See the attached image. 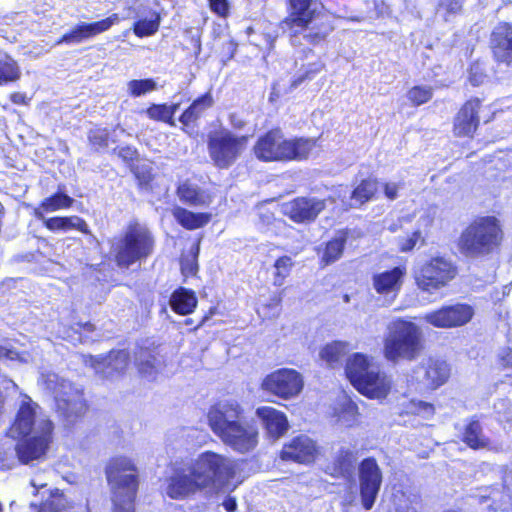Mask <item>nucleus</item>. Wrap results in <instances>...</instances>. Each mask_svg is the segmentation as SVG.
<instances>
[{
	"label": "nucleus",
	"instance_id": "nucleus-1",
	"mask_svg": "<svg viewBox=\"0 0 512 512\" xmlns=\"http://www.w3.org/2000/svg\"><path fill=\"white\" fill-rule=\"evenodd\" d=\"M208 424L212 432L232 450L245 454L259 443V429L248 421L245 409L235 399L217 401L208 410Z\"/></svg>",
	"mask_w": 512,
	"mask_h": 512
},
{
	"label": "nucleus",
	"instance_id": "nucleus-2",
	"mask_svg": "<svg viewBox=\"0 0 512 512\" xmlns=\"http://www.w3.org/2000/svg\"><path fill=\"white\" fill-rule=\"evenodd\" d=\"M314 0H285L286 16L280 22L291 37L303 35L312 46L327 41L335 30L331 13L313 7Z\"/></svg>",
	"mask_w": 512,
	"mask_h": 512
},
{
	"label": "nucleus",
	"instance_id": "nucleus-3",
	"mask_svg": "<svg viewBox=\"0 0 512 512\" xmlns=\"http://www.w3.org/2000/svg\"><path fill=\"white\" fill-rule=\"evenodd\" d=\"M505 240L504 226L497 216L478 215L461 230L456 248L466 258H480L500 253Z\"/></svg>",
	"mask_w": 512,
	"mask_h": 512
},
{
	"label": "nucleus",
	"instance_id": "nucleus-4",
	"mask_svg": "<svg viewBox=\"0 0 512 512\" xmlns=\"http://www.w3.org/2000/svg\"><path fill=\"white\" fill-rule=\"evenodd\" d=\"M316 146L317 138H288L281 128L273 127L256 138L252 152L259 162L288 163L307 160Z\"/></svg>",
	"mask_w": 512,
	"mask_h": 512
},
{
	"label": "nucleus",
	"instance_id": "nucleus-5",
	"mask_svg": "<svg viewBox=\"0 0 512 512\" xmlns=\"http://www.w3.org/2000/svg\"><path fill=\"white\" fill-rule=\"evenodd\" d=\"M104 472L109 486L112 512H135L140 473L134 460L124 455L113 456L107 461Z\"/></svg>",
	"mask_w": 512,
	"mask_h": 512
},
{
	"label": "nucleus",
	"instance_id": "nucleus-6",
	"mask_svg": "<svg viewBox=\"0 0 512 512\" xmlns=\"http://www.w3.org/2000/svg\"><path fill=\"white\" fill-rule=\"evenodd\" d=\"M156 240L152 231L137 220L130 221L110 245V255L118 269H129L151 257Z\"/></svg>",
	"mask_w": 512,
	"mask_h": 512
},
{
	"label": "nucleus",
	"instance_id": "nucleus-7",
	"mask_svg": "<svg viewBox=\"0 0 512 512\" xmlns=\"http://www.w3.org/2000/svg\"><path fill=\"white\" fill-rule=\"evenodd\" d=\"M425 349L421 328L412 321L395 319L383 338V357L390 363L414 361Z\"/></svg>",
	"mask_w": 512,
	"mask_h": 512
},
{
	"label": "nucleus",
	"instance_id": "nucleus-8",
	"mask_svg": "<svg viewBox=\"0 0 512 512\" xmlns=\"http://www.w3.org/2000/svg\"><path fill=\"white\" fill-rule=\"evenodd\" d=\"M345 373L355 389L369 399H384L391 391L390 377L363 353H354L347 360Z\"/></svg>",
	"mask_w": 512,
	"mask_h": 512
},
{
	"label": "nucleus",
	"instance_id": "nucleus-9",
	"mask_svg": "<svg viewBox=\"0 0 512 512\" xmlns=\"http://www.w3.org/2000/svg\"><path fill=\"white\" fill-rule=\"evenodd\" d=\"M44 386L54 396L55 412L67 425L81 422L89 413L90 407L83 390L73 387L53 372L42 374Z\"/></svg>",
	"mask_w": 512,
	"mask_h": 512
},
{
	"label": "nucleus",
	"instance_id": "nucleus-10",
	"mask_svg": "<svg viewBox=\"0 0 512 512\" xmlns=\"http://www.w3.org/2000/svg\"><path fill=\"white\" fill-rule=\"evenodd\" d=\"M249 138L226 128L211 131L207 136V150L213 166L227 170L235 165L247 151Z\"/></svg>",
	"mask_w": 512,
	"mask_h": 512
},
{
	"label": "nucleus",
	"instance_id": "nucleus-11",
	"mask_svg": "<svg viewBox=\"0 0 512 512\" xmlns=\"http://www.w3.org/2000/svg\"><path fill=\"white\" fill-rule=\"evenodd\" d=\"M191 467L203 489L227 485L237 471L235 461L210 450L199 454Z\"/></svg>",
	"mask_w": 512,
	"mask_h": 512
},
{
	"label": "nucleus",
	"instance_id": "nucleus-12",
	"mask_svg": "<svg viewBox=\"0 0 512 512\" xmlns=\"http://www.w3.org/2000/svg\"><path fill=\"white\" fill-rule=\"evenodd\" d=\"M458 275L457 265L445 256H433L414 270L416 286L423 292L433 293L449 285Z\"/></svg>",
	"mask_w": 512,
	"mask_h": 512
},
{
	"label": "nucleus",
	"instance_id": "nucleus-13",
	"mask_svg": "<svg viewBox=\"0 0 512 512\" xmlns=\"http://www.w3.org/2000/svg\"><path fill=\"white\" fill-rule=\"evenodd\" d=\"M54 424L49 419L41 420L33 433L18 437L15 452L23 465L42 461L46 458L54 440Z\"/></svg>",
	"mask_w": 512,
	"mask_h": 512
},
{
	"label": "nucleus",
	"instance_id": "nucleus-14",
	"mask_svg": "<svg viewBox=\"0 0 512 512\" xmlns=\"http://www.w3.org/2000/svg\"><path fill=\"white\" fill-rule=\"evenodd\" d=\"M357 471L360 503L363 509L369 511L374 507L380 493L383 472L373 456L363 458L358 463Z\"/></svg>",
	"mask_w": 512,
	"mask_h": 512
},
{
	"label": "nucleus",
	"instance_id": "nucleus-15",
	"mask_svg": "<svg viewBox=\"0 0 512 512\" xmlns=\"http://www.w3.org/2000/svg\"><path fill=\"white\" fill-rule=\"evenodd\" d=\"M303 386L304 381L300 372L292 368H279L262 379L260 389L279 399L289 400L298 396Z\"/></svg>",
	"mask_w": 512,
	"mask_h": 512
},
{
	"label": "nucleus",
	"instance_id": "nucleus-16",
	"mask_svg": "<svg viewBox=\"0 0 512 512\" xmlns=\"http://www.w3.org/2000/svg\"><path fill=\"white\" fill-rule=\"evenodd\" d=\"M483 100L472 96L466 99L453 117L452 133L460 139H473L481 125Z\"/></svg>",
	"mask_w": 512,
	"mask_h": 512
},
{
	"label": "nucleus",
	"instance_id": "nucleus-17",
	"mask_svg": "<svg viewBox=\"0 0 512 512\" xmlns=\"http://www.w3.org/2000/svg\"><path fill=\"white\" fill-rule=\"evenodd\" d=\"M474 307L468 303L443 305L425 314L424 320L435 328H458L468 324L474 317Z\"/></svg>",
	"mask_w": 512,
	"mask_h": 512
},
{
	"label": "nucleus",
	"instance_id": "nucleus-18",
	"mask_svg": "<svg viewBox=\"0 0 512 512\" xmlns=\"http://www.w3.org/2000/svg\"><path fill=\"white\" fill-rule=\"evenodd\" d=\"M326 200L297 196L282 204V214L295 224H311L325 210Z\"/></svg>",
	"mask_w": 512,
	"mask_h": 512
},
{
	"label": "nucleus",
	"instance_id": "nucleus-19",
	"mask_svg": "<svg viewBox=\"0 0 512 512\" xmlns=\"http://www.w3.org/2000/svg\"><path fill=\"white\" fill-rule=\"evenodd\" d=\"M319 454V448L315 440L307 435L294 436L284 443L279 451V458L285 462L309 465L315 462Z\"/></svg>",
	"mask_w": 512,
	"mask_h": 512
},
{
	"label": "nucleus",
	"instance_id": "nucleus-20",
	"mask_svg": "<svg viewBox=\"0 0 512 512\" xmlns=\"http://www.w3.org/2000/svg\"><path fill=\"white\" fill-rule=\"evenodd\" d=\"M489 49L494 62L512 68V23L498 22L489 37Z\"/></svg>",
	"mask_w": 512,
	"mask_h": 512
},
{
	"label": "nucleus",
	"instance_id": "nucleus-21",
	"mask_svg": "<svg viewBox=\"0 0 512 512\" xmlns=\"http://www.w3.org/2000/svg\"><path fill=\"white\" fill-rule=\"evenodd\" d=\"M356 469H358L357 451L341 447L325 466L324 473L331 478L352 483Z\"/></svg>",
	"mask_w": 512,
	"mask_h": 512
},
{
	"label": "nucleus",
	"instance_id": "nucleus-22",
	"mask_svg": "<svg viewBox=\"0 0 512 512\" xmlns=\"http://www.w3.org/2000/svg\"><path fill=\"white\" fill-rule=\"evenodd\" d=\"M407 274L405 266H394L391 269L375 273L372 286L375 292L390 301H394L400 293Z\"/></svg>",
	"mask_w": 512,
	"mask_h": 512
},
{
	"label": "nucleus",
	"instance_id": "nucleus-23",
	"mask_svg": "<svg viewBox=\"0 0 512 512\" xmlns=\"http://www.w3.org/2000/svg\"><path fill=\"white\" fill-rule=\"evenodd\" d=\"M255 415L269 440H279L289 430V421L286 414L274 407L260 406L256 408Z\"/></svg>",
	"mask_w": 512,
	"mask_h": 512
},
{
	"label": "nucleus",
	"instance_id": "nucleus-24",
	"mask_svg": "<svg viewBox=\"0 0 512 512\" xmlns=\"http://www.w3.org/2000/svg\"><path fill=\"white\" fill-rule=\"evenodd\" d=\"M201 490L203 488L197 477L193 475L192 467L188 474L183 469H179L167 480L166 494L171 499H185Z\"/></svg>",
	"mask_w": 512,
	"mask_h": 512
},
{
	"label": "nucleus",
	"instance_id": "nucleus-25",
	"mask_svg": "<svg viewBox=\"0 0 512 512\" xmlns=\"http://www.w3.org/2000/svg\"><path fill=\"white\" fill-rule=\"evenodd\" d=\"M348 228L339 229L335 236L317 248L318 264L320 268L328 267L342 258L349 239Z\"/></svg>",
	"mask_w": 512,
	"mask_h": 512
},
{
	"label": "nucleus",
	"instance_id": "nucleus-26",
	"mask_svg": "<svg viewBox=\"0 0 512 512\" xmlns=\"http://www.w3.org/2000/svg\"><path fill=\"white\" fill-rule=\"evenodd\" d=\"M381 188V182L373 175H369L358 181L351 193L350 202L345 203L343 211H349L352 208H362L367 203L376 200Z\"/></svg>",
	"mask_w": 512,
	"mask_h": 512
},
{
	"label": "nucleus",
	"instance_id": "nucleus-27",
	"mask_svg": "<svg viewBox=\"0 0 512 512\" xmlns=\"http://www.w3.org/2000/svg\"><path fill=\"white\" fill-rule=\"evenodd\" d=\"M213 104L214 99L210 92H205L194 99L178 118L181 123V130L191 135L197 128L200 118Z\"/></svg>",
	"mask_w": 512,
	"mask_h": 512
},
{
	"label": "nucleus",
	"instance_id": "nucleus-28",
	"mask_svg": "<svg viewBox=\"0 0 512 512\" xmlns=\"http://www.w3.org/2000/svg\"><path fill=\"white\" fill-rule=\"evenodd\" d=\"M421 368L424 370V383L430 391L447 383L451 375L449 364L438 358H428L425 363L421 364Z\"/></svg>",
	"mask_w": 512,
	"mask_h": 512
},
{
	"label": "nucleus",
	"instance_id": "nucleus-29",
	"mask_svg": "<svg viewBox=\"0 0 512 512\" xmlns=\"http://www.w3.org/2000/svg\"><path fill=\"white\" fill-rule=\"evenodd\" d=\"M169 305L175 314L187 316L197 308L198 299L192 289L180 286L171 293Z\"/></svg>",
	"mask_w": 512,
	"mask_h": 512
},
{
	"label": "nucleus",
	"instance_id": "nucleus-30",
	"mask_svg": "<svg viewBox=\"0 0 512 512\" xmlns=\"http://www.w3.org/2000/svg\"><path fill=\"white\" fill-rule=\"evenodd\" d=\"M36 411L31 401H22L10 427L15 436L21 437L33 433Z\"/></svg>",
	"mask_w": 512,
	"mask_h": 512
},
{
	"label": "nucleus",
	"instance_id": "nucleus-31",
	"mask_svg": "<svg viewBox=\"0 0 512 512\" xmlns=\"http://www.w3.org/2000/svg\"><path fill=\"white\" fill-rule=\"evenodd\" d=\"M176 195L182 203L194 207L209 206L213 200L210 193L198 188L189 181H184L177 185Z\"/></svg>",
	"mask_w": 512,
	"mask_h": 512
},
{
	"label": "nucleus",
	"instance_id": "nucleus-32",
	"mask_svg": "<svg viewBox=\"0 0 512 512\" xmlns=\"http://www.w3.org/2000/svg\"><path fill=\"white\" fill-rule=\"evenodd\" d=\"M461 441L472 450H479L490 445V439L484 432L482 425L475 417L470 418L464 425Z\"/></svg>",
	"mask_w": 512,
	"mask_h": 512
},
{
	"label": "nucleus",
	"instance_id": "nucleus-33",
	"mask_svg": "<svg viewBox=\"0 0 512 512\" xmlns=\"http://www.w3.org/2000/svg\"><path fill=\"white\" fill-rule=\"evenodd\" d=\"M172 214L182 228L190 231L205 227L212 219L209 212H193L180 206L175 207Z\"/></svg>",
	"mask_w": 512,
	"mask_h": 512
},
{
	"label": "nucleus",
	"instance_id": "nucleus-34",
	"mask_svg": "<svg viewBox=\"0 0 512 512\" xmlns=\"http://www.w3.org/2000/svg\"><path fill=\"white\" fill-rule=\"evenodd\" d=\"M44 227L52 232L75 229L85 235H91L87 222L79 216L50 217L44 220Z\"/></svg>",
	"mask_w": 512,
	"mask_h": 512
},
{
	"label": "nucleus",
	"instance_id": "nucleus-35",
	"mask_svg": "<svg viewBox=\"0 0 512 512\" xmlns=\"http://www.w3.org/2000/svg\"><path fill=\"white\" fill-rule=\"evenodd\" d=\"M74 199L64 192L57 191L43 199L34 209L36 218H43L45 213L68 209L73 205Z\"/></svg>",
	"mask_w": 512,
	"mask_h": 512
},
{
	"label": "nucleus",
	"instance_id": "nucleus-36",
	"mask_svg": "<svg viewBox=\"0 0 512 512\" xmlns=\"http://www.w3.org/2000/svg\"><path fill=\"white\" fill-rule=\"evenodd\" d=\"M155 348L140 347L136 352V368L140 375L150 376L156 373L160 364Z\"/></svg>",
	"mask_w": 512,
	"mask_h": 512
},
{
	"label": "nucleus",
	"instance_id": "nucleus-37",
	"mask_svg": "<svg viewBox=\"0 0 512 512\" xmlns=\"http://www.w3.org/2000/svg\"><path fill=\"white\" fill-rule=\"evenodd\" d=\"M21 75L17 61L0 49V86L19 81Z\"/></svg>",
	"mask_w": 512,
	"mask_h": 512
},
{
	"label": "nucleus",
	"instance_id": "nucleus-38",
	"mask_svg": "<svg viewBox=\"0 0 512 512\" xmlns=\"http://www.w3.org/2000/svg\"><path fill=\"white\" fill-rule=\"evenodd\" d=\"M36 512H63L69 507V502L64 494L58 488L50 490L46 500L39 504H31Z\"/></svg>",
	"mask_w": 512,
	"mask_h": 512
},
{
	"label": "nucleus",
	"instance_id": "nucleus-39",
	"mask_svg": "<svg viewBox=\"0 0 512 512\" xmlns=\"http://www.w3.org/2000/svg\"><path fill=\"white\" fill-rule=\"evenodd\" d=\"M348 352V344L344 341H332L325 344L320 350L319 356L328 365L340 363Z\"/></svg>",
	"mask_w": 512,
	"mask_h": 512
},
{
	"label": "nucleus",
	"instance_id": "nucleus-40",
	"mask_svg": "<svg viewBox=\"0 0 512 512\" xmlns=\"http://www.w3.org/2000/svg\"><path fill=\"white\" fill-rule=\"evenodd\" d=\"M87 140L91 150L95 153H101L108 149L111 139V133L107 128L96 127L87 133Z\"/></svg>",
	"mask_w": 512,
	"mask_h": 512
},
{
	"label": "nucleus",
	"instance_id": "nucleus-41",
	"mask_svg": "<svg viewBox=\"0 0 512 512\" xmlns=\"http://www.w3.org/2000/svg\"><path fill=\"white\" fill-rule=\"evenodd\" d=\"M160 22V13L153 11L150 19H139L134 22L133 33L139 38L154 35L159 30Z\"/></svg>",
	"mask_w": 512,
	"mask_h": 512
},
{
	"label": "nucleus",
	"instance_id": "nucleus-42",
	"mask_svg": "<svg viewBox=\"0 0 512 512\" xmlns=\"http://www.w3.org/2000/svg\"><path fill=\"white\" fill-rule=\"evenodd\" d=\"M119 22V15L117 13H113L110 16L99 21H95L92 23L82 22L81 25L83 27L86 39H89L95 37L98 34L108 31L114 24H117Z\"/></svg>",
	"mask_w": 512,
	"mask_h": 512
},
{
	"label": "nucleus",
	"instance_id": "nucleus-43",
	"mask_svg": "<svg viewBox=\"0 0 512 512\" xmlns=\"http://www.w3.org/2000/svg\"><path fill=\"white\" fill-rule=\"evenodd\" d=\"M434 95V89L428 85H414L406 93L407 100L413 107H419L430 102Z\"/></svg>",
	"mask_w": 512,
	"mask_h": 512
},
{
	"label": "nucleus",
	"instance_id": "nucleus-44",
	"mask_svg": "<svg viewBox=\"0 0 512 512\" xmlns=\"http://www.w3.org/2000/svg\"><path fill=\"white\" fill-rule=\"evenodd\" d=\"M144 113L152 121L163 122L170 127L175 126V120L169 115L167 103H152L145 109Z\"/></svg>",
	"mask_w": 512,
	"mask_h": 512
},
{
	"label": "nucleus",
	"instance_id": "nucleus-45",
	"mask_svg": "<svg viewBox=\"0 0 512 512\" xmlns=\"http://www.w3.org/2000/svg\"><path fill=\"white\" fill-rule=\"evenodd\" d=\"M157 89V83L153 78L133 79L127 83L129 96L137 98Z\"/></svg>",
	"mask_w": 512,
	"mask_h": 512
},
{
	"label": "nucleus",
	"instance_id": "nucleus-46",
	"mask_svg": "<svg viewBox=\"0 0 512 512\" xmlns=\"http://www.w3.org/2000/svg\"><path fill=\"white\" fill-rule=\"evenodd\" d=\"M293 267V261L290 256L283 255L276 259L274 263V285L281 286L289 276Z\"/></svg>",
	"mask_w": 512,
	"mask_h": 512
},
{
	"label": "nucleus",
	"instance_id": "nucleus-47",
	"mask_svg": "<svg viewBox=\"0 0 512 512\" xmlns=\"http://www.w3.org/2000/svg\"><path fill=\"white\" fill-rule=\"evenodd\" d=\"M418 243L424 244L425 240L421 230L417 229L399 242L398 250L402 253H408L414 250Z\"/></svg>",
	"mask_w": 512,
	"mask_h": 512
},
{
	"label": "nucleus",
	"instance_id": "nucleus-48",
	"mask_svg": "<svg viewBox=\"0 0 512 512\" xmlns=\"http://www.w3.org/2000/svg\"><path fill=\"white\" fill-rule=\"evenodd\" d=\"M86 40L85 33L83 31V27L80 24H77L74 28H72L70 31L64 33L58 40L57 44H72V43H80L82 41Z\"/></svg>",
	"mask_w": 512,
	"mask_h": 512
},
{
	"label": "nucleus",
	"instance_id": "nucleus-49",
	"mask_svg": "<svg viewBox=\"0 0 512 512\" xmlns=\"http://www.w3.org/2000/svg\"><path fill=\"white\" fill-rule=\"evenodd\" d=\"M410 405L416 415L430 418L435 414V407L432 403L422 400H411Z\"/></svg>",
	"mask_w": 512,
	"mask_h": 512
},
{
	"label": "nucleus",
	"instance_id": "nucleus-50",
	"mask_svg": "<svg viewBox=\"0 0 512 512\" xmlns=\"http://www.w3.org/2000/svg\"><path fill=\"white\" fill-rule=\"evenodd\" d=\"M113 153L116 154L123 162L128 164H131L138 159V150L132 145L116 147L113 149Z\"/></svg>",
	"mask_w": 512,
	"mask_h": 512
},
{
	"label": "nucleus",
	"instance_id": "nucleus-51",
	"mask_svg": "<svg viewBox=\"0 0 512 512\" xmlns=\"http://www.w3.org/2000/svg\"><path fill=\"white\" fill-rule=\"evenodd\" d=\"M208 6L212 13L219 18H227L230 14V4L228 0H208Z\"/></svg>",
	"mask_w": 512,
	"mask_h": 512
},
{
	"label": "nucleus",
	"instance_id": "nucleus-52",
	"mask_svg": "<svg viewBox=\"0 0 512 512\" xmlns=\"http://www.w3.org/2000/svg\"><path fill=\"white\" fill-rule=\"evenodd\" d=\"M497 363L501 370H512V348L504 347L497 355Z\"/></svg>",
	"mask_w": 512,
	"mask_h": 512
},
{
	"label": "nucleus",
	"instance_id": "nucleus-53",
	"mask_svg": "<svg viewBox=\"0 0 512 512\" xmlns=\"http://www.w3.org/2000/svg\"><path fill=\"white\" fill-rule=\"evenodd\" d=\"M198 272V263L196 256L191 260H187L181 263V273L184 277L195 276Z\"/></svg>",
	"mask_w": 512,
	"mask_h": 512
},
{
	"label": "nucleus",
	"instance_id": "nucleus-54",
	"mask_svg": "<svg viewBox=\"0 0 512 512\" xmlns=\"http://www.w3.org/2000/svg\"><path fill=\"white\" fill-rule=\"evenodd\" d=\"M109 357H113L116 360H120L124 363V366L122 368V373L128 368L130 363V355L129 352L126 350H111L109 352Z\"/></svg>",
	"mask_w": 512,
	"mask_h": 512
},
{
	"label": "nucleus",
	"instance_id": "nucleus-55",
	"mask_svg": "<svg viewBox=\"0 0 512 512\" xmlns=\"http://www.w3.org/2000/svg\"><path fill=\"white\" fill-rule=\"evenodd\" d=\"M485 77H486V75L483 72L478 71L477 68H473V67L470 68L468 80L472 86L476 87V86L481 85L483 83Z\"/></svg>",
	"mask_w": 512,
	"mask_h": 512
},
{
	"label": "nucleus",
	"instance_id": "nucleus-56",
	"mask_svg": "<svg viewBox=\"0 0 512 512\" xmlns=\"http://www.w3.org/2000/svg\"><path fill=\"white\" fill-rule=\"evenodd\" d=\"M381 187L383 188V192L387 199L389 200H395L398 196V186L395 183H384L381 184Z\"/></svg>",
	"mask_w": 512,
	"mask_h": 512
},
{
	"label": "nucleus",
	"instance_id": "nucleus-57",
	"mask_svg": "<svg viewBox=\"0 0 512 512\" xmlns=\"http://www.w3.org/2000/svg\"><path fill=\"white\" fill-rule=\"evenodd\" d=\"M218 307L217 306H211L203 315L202 319L199 321V323L193 328V331H196L203 327L206 322H208L213 316L218 314Z\"/></svg>",
	"mask_w": 512,
	"mask_h": 512
},
{
	"label": "nucleus",
	"instance_id": "nucleus-58",
	"mask_svg": "<svg viewBox=\"0 0 512 512\" xmlns=\"http://www.w3.org/2000/svg\"><path fill=\"white\" fill-rule=\"evenodd\" d=\"M9 99L12 103L16 105H27L29 99L25 93L22 92H13L9 95Z\"/></svg>",
	"mask_w": 512,
	"mask_h": 512
},
{
	"label": "nucleus",
	"instance_id": "nucleus-59",
	"mask_svg": "<svg viewBox=\"0 0 512 512\" xmlns=\"http://www.w3.org/2000/svg\"><path fill=\"white\" fill-rule=\"evenodd\" d=\"M445 8L448 13L457 14L462 10V3L459 0H448L445 4Z\"/></svg>",
	"mask_w": 512,
	"mask_h": 512
},
{
	"label": "nucleus",
	"instance_id": "nucleus-60",
	"mask_svg": "<svg viewBox=\"0 0 512 512\" xmlns=\"http://www.w3.org/2000/svg\"><path fill=\"white\" fill-rule=\"evenodd\" d=\"M224 45L227 49L226 58H227V60H231L234 57V55L236 54L238 44L235 40L229 39L227 42H225Z\"/></svg>",
	"mask_w": 512,
	"mask_h": 512
},
{
	"label": "nucleus",
	"instance_id": "nucleus-61",
	"mask_svg": "<svg viewBox=\"0 0 512 512\" xmlns=\"http://www.w3.org/2000/svg\"><path fill=\"white\" fill-rule=\"evenodd\" d=\"M224 509L227 511V512H234L236 511L237 509V501H236V498L235 497H232V496H227L223 503H222Z\"/></svg>",
	"mask_w": 512,
	"mask_h": 512
},
{
	"label": "nucleus",
	"instance_id": "nucleus-62",
	"mask_svg": "<svg viewBox=\"0 0 512 512\" xmlns=\"http://www.w3.org/2000/svg\"><path fill=\"white\" fill-rule=\"evenodd\" d=\"M312 66L313 67L308 68L301 74V76L305 78V81L312 80L321 70V67L316 64H313Z\"/></svg>",
	"mask_w": 512,
	"mask_h": 512
},
{
	"label": "nucleus",
	"instance_id": "nucleus-63",
	"mask_svg": "<svg viewBox=\"0 0 512 512\" xmlns=\"http://www.w3.org/2000/svg\"><path fill=\"white\" fill-rule=\"evenodd\" d=\"M229 121L234 129L241 130L246 126V122L242 119H238L236 114H230Z\"/></svg>",
	"mask_w": 512,
	"mask_h": 512
},
{
	"label": "nucleus",
	"instance_id": "nucleus-64",
	"mask_svg": "<svg viewBox=\"0 0 512 512\" xmlns=\"http://www.w3.org/2000/svg\"><path fill=\"white\" fill-rule=\"evenodd\" d=\"M76 325L78 327V330H82V331H85V332L92 333V332H94L96 330L95 325L92 322H90V321L78 322Z\"/></svg>",
	"mask_w": 512,
	"mask_h": 512
}]
</instances>
